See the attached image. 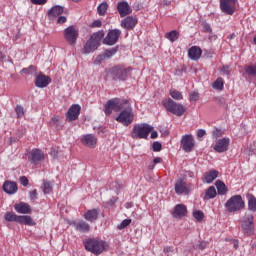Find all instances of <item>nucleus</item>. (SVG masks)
<instances>
[{
  "mask_svg": "<svg viewBox=\"0 0 256 256\" xmlns=\"http://www.w3.org/2000/svg\"><path fill=\"white\" fill-rule=\"evenodd\" d=\"M84 247L86 251L93 253V255H101V253H105L109 249V243L105 240L96 239V238H88L84 241Z\"/></svg>",
  "mask_w": 256,
  "mask_h": 256,
  "instance_id": "1",
  "label": "nucleus"
},
{
  "mask_svg": "<svg viewBox=\"0 0 256 256\" xmlns=\"http://www.w3.org/2000/svg\"><path fill=\"white\" fill-rule=\"evenodd\" d=\"M105 37V31L100 30L96 33H93L90 39L86 42L82 49L84 55H89L92 51H97L99 45H101V39Z\"/></svg>",
  "mask_w": 256,
  "mask_h": 256,
  "instance_id": "2",
  "label": "nucleus"
},
{
  "mask_svg": "<svg viewBox=\"0 0 256 256\" xmlns=\"http://www.w3.org/2000/svg\"><path fill=\"white\" fill-rule=\"evenodd\" d=\"M162 105L165 107L166 111H169L172 115H176V117H182L185 111H187V108H185L183 104L177 103L171 98L164 99Z\"/></svg>",
  "mask_w": 256,
  "mask_h": 256,
  "instance_id": "3",
  "label": "nucleus"
},
{
  "mask_svg": "<svg viewBox=\"0 0 256 256\" xmlns=\"http://www.w3.org/2000/svg\"><path fill=\"white\" fill-rule=\"evenodd\" d=\"M5 221L10 223H19L20 225H28V227H33L36 225L33 218L29 215L19 216L14 212H7L4 216Z\"/></svg>",
  "mask_w": 256,
  "mask_h": 256,
  "instance_id": "4",
  "label": "nucleus"
},
{
  "mask_svg": "<svg viewBox=\"0 0 256 256\" xmlns=\"http://www.w3.org/2000/svg\"><path fill=\"white\" fill-rule=\"evenodd\" d=\"M153 129V126L147 123L135 124L131 132V137L132 139H147Z\"/></svg>",
  "mask_w": 256,
  "mask_h": 256,
  "instance_id": "5",
  "label": "nucleus"
},
{
  "mask_svg": "<svg viewBox=\"0 0 256 256\" xmlns=\"http://www.w3.org/2000/svg\"><path fill=\"white\" fill-rule=\"evenodd\" d=\"M228 213H236L245 209V201L241 195H234L225 203Z\"/></svg>",
  "mask_w": 256,
  "mask_h": 256,
  "instance_id": "6",
  "label": "nucleus"
},
{
  "mask_svg": "<svg viewBox=\"0 0 256 256\" xmlns=\"http://www.w3.org/2000/svg\"><path fill=\"white\" fill-rule=\"evenodd\" d=\"M131 71V67L125 68V66L123 65H118L111 68L110 74L113 81H127V78L129 77V73H131Z\"/></svg>",
  "mask_w": 256,
  "mask_h": 256,
  "instance_id": "7",
  "label": "nucleus"
},
{
  "mask_svg": "<svg viewBox=\"0 0 256 256\" xmlns=\"http://www.w3.org/2000/svg\"><path fill=\"white\" fill-rule=\"evenodd\" d=\"M243 233L251 237L255 233V218L253 214H246L241 223Z\"/></svg>",
  "mask_w": 256,
  "mask_h": 256,
  "instance_id": "8",
  "label": "nucleus"
},
{
  "mask_svg": "<svg viewBox=\"0 0 256 256\" xmlns=\"http://www.w3.org/2000/svg\"><path fill=\"white\" fill-rule=\"evenodd\" d=\"M79 37V30L75 26H69L64 30V39L72 47L77 44V39Z\"/></svg>",
  "mask_w": 256,
  "mask_h": 256,
  "instance_id": "9",
  "label": "nucleus"
},
{
  "mask_svg": "<svg viewBox=\"0 0 256 256\" xmlns=\"http://www.w3.org/2000/svg\"><path fill=\"white\" fill-rule=\"evenodd\" d=\"M133 108L128 110H122L120 114L116 117V121L125 125V127H129L131 123H133Z\"/></svg>",
  "mask_w": 256,
  "mask_h": 256,
  "instance_id": "10",
  "label": "nucleus"
},
{
  "mask_svg": "<svg viewBox=\"0 0 256 256\" xmlns=\"http://www.w3.org/2000/svg\"><path fill=\"white\" fill-rule=\"evenodd\" d=\"M119 37H121V30L112 29L108 31V34L103 40L104 45H109L110 47L115 45L117 41H119Z\"/></svg>",
  "mask_w": 256,
  "mask_h": 256,
  "instance_id": "11",
  "label": "nucleus"
},
{
  "mask_svg": "<svg viewBox=\"0 0 256 256\" xmlns=\"http://www.w3.org/2000/svg\"><path fill=\"white\" fill-rule=\"evenodd\" d=\"M181 147L185 153H191L195 147V139L193 138V135L186 134L182 136Z\"/></svg>",
  "mask_w": 256,
  "mask_h": 256,
  "instance_id": "12",
  "label": "nucleus"
},
{
  "mask_svg": "<svg viewBox=\"0 0 256 256\" xmlns=\"http://www.w3.org/2000/svg\"><path fill=\"white\" fill-rule=\"evenodd\" d=\"M237 0H220V9L226 15H233L235 13V4Z\"/></svg>",
  "mask_w": 256,
  "mask_h": 256,
  "instance_id": "13",
  "label": "nucleus"
},
{
  "mask_svg": "<svg viewBox=\"0 0 256 256\" xmlns=\"http://www.w3.org/2000/svg\"><path fill=\"white\" fill-rule=\"evenodd\" d=\"M81 113V106L78 104H73L66 113V120L71 123V121H77L79 119V114Z\"/></svg>",
  "mask_w": 256,
  "mask_h": 256,
  "instance_id": "14",
  "label": "nucleus"
},
{
  "mask_svg": "<svg viewBox=\"0 0 256 256\" xmlns=\"http://www.w3.org/2000/svg\"><path fill=\"white\" fill-rule=\"evenodd\" d=\"M230 143L231 140L229 138H221L216 141L213 149L216 151V153H225L226 151H229Z\"/></svg>",
  "mask_w": 256,
  "mask_h": 256,
  "instance_id": "15",
  "label": "nucleus"
},
{
  "mask_svg": "<svg viewBox=\"0 0 256 256\" xmlns=\"http://www.w3.org/2000/svg\"><path fill=\"white\" fill-rule=\"evenodd\" d=\"M35 85L39 89H45L49 83H51V78L49 76L43 74L42 72H37V75H35Z\"/></svg>",
  "mask_w": 256,
  "mask_h": 256,
  "instance_id": "16",
  "label": "nucleus"
},
{
  "mask_svg": "<svg viewBox=\"0 0 256 256\" xmlns=\"http://www.w3.org/2000/svg\"><path fill=\"white\" fill-rule=\"evenodd\" d=\"M171 215L174 219H183V217H187V206L184 204H177L171 211Z\"/></svg>",
  "mask_w": 256,
  "mask_h": 256,
  "instance_id": "17",
  "label": "nucleus"
},
{
  "mask_svg": "<svg viewBox=\"0 0 256 256\" xmlns=\"http://www.w3.org/2000/svg\"><path fill=\"white\" fill-rule=\"evenodd\" d=\"M29 161L33 165L41 163V161H45V153H43L41 149H33L30 152Z\"/></svg>",
  "mask_w": 256,
  "mask_h": 256,
  "instance_id": "18",
  "label": "nucleus"
},
{
  "mask_svg": "<svg viewBox=\"0 0 256 256\" xmlns=\"http://www.w3.org/2000/svg\"><path fill=\"white\" fill-rule=\"evenodd\" d=\"M81 143L90 149H95L97 147V137L93 134H86L82 136Z\"/></svg>",
  "mask_w": 256,
  "mask_h": 256,
  "instance_id": "19",
  "label": "nucleus"
},
{
  "mask_svg": "<svg viewBox=\"0 0 256 256\" xmlns=\"http://www.w3.org/2000/svg\"><path fill=\"white\" fill-rule=\"evenodd\" d=\"M113 111H119V98L111 99L105 104V115H111Z\"/></svg>",
  "mask_w": 256,
  "mask_h": 256,
  "instance_id": "20",
  "label": "nucleus"
},
{
  "mask_svg": "<svg viewBox=\"0 0 256 256\" xmlns=\"http://www.w3.org/2000/svg\"><path fill=\"white\" fill-rule=\"evenodd\" d=\"M176 195H189V188L183 179H178L174 186Z\"/></svg>",
  "mask_w": 256,
  "mask_h": 256,
  "instance_id": "21",
  "label": "nucleus"
},
{
  "mask_svg": "<svg viewBox=\"0 0 256 256\" xmlns=\"http://www.w3.org/2000/svg\"><path fill=\"white\" fill-rule=\"evenodd\" d=\"M117 9L120 17H127V15H131V13H133V10L131 9V6H129V3H127V1L119 2L117 5Z\"/></svg>",
  "mask_w": 256,
  "mask_h": 256,
  "instance_id": "22",
  "label": "nucleus"
},
{
  "mask_svg": "<svg viewBox=\"0 0 256 256\" xmlns=\"http://www.w3.org/2000/svg\"><path fill=\"white\" fill-rule=\"evenodd\" d=\"M70 225L75 227L76 231H79V233H89V231H91V226L89 225V223L83 220L79 222L72 221Z\"/></svg>",
  "mask_w": 256,
  "mask_h": 256,
  "instance_id": "23",
  "label": "nucleus"
},
{
  "mask_svg": "<svg viewBox=\"0 0 256 256\" xmlns=\"http://www.w3.org/2000/svg\"><path fill=\"white\" fill-rule=\"evenodd\" d=\"M138 20L133 16H127L121 21V27L127 30L135 29L137 26Z\"/></svg>",
  "mask_w": 256,
  "mask_h": 256,
  "instance_id": "24",
  "label": "nucleus"
},
{
  "mask_svg": "<svg viewBox=\"0 0 256 256\" xmlns=\"http://www.w3.org/2000/svg\"><path fill=\"white\" fill-rule=\"evenodd\" d=\"M14 209L16 213H20L22 215H29L33 211L31 206L25 202H20L14 205Z\"/></svg>",
  "mask_w": 256,
  "mask_h": 256,
  "instance_id": "25",
  "label": "nucleus"
},
{
  "mask_svg": "<svg viewBox=\"0 0 256 256\" xmlns=\"http://www.w3.org/2000/svg\"><path fill=\"white\" fill-rule=\"evenodd\" d=\"M2 189L4 193H7L8 195H15L18 190L17 183L7 180L4 182Z\"/></svg>",
  "mask_w": 256,
  "mask_h": 256,
  "instance_id": "26",
  "label": "nucleus"
},
{
  "mask_svg": "<svg viewBox=\"0 0 256 256\" xmlns=\"http://www.w3.org/2000/svg\"><path fill=\"white\" fill-rule=\"evenodd\" d=\"M201 55H203V50H201L199 46H192L188 50V57L192 61H199V59H201Z\"/></svg>",
  "mask_w": 256,
  "mask_h": 256,
  "instance_id": "27",
  "label": "nucleus"
},
{
  "mask_svg": "<svg viewBox=\"0 0 256 256\" xmlns=\"http://www.w3.org/2000/svg\"><path fill=\"white\" fill-rule=\"evenodd\" d=\"M117 51H119V46L105 50L103 56H97L96 62L101 63V61H105V59H111V57H113V55H115Z\"/></svg>",
  "mask_w": 256,
  "mask_h": 256,
  "instance_id": "28",
  "label": "nucleus"
},
{
  "mask_svg": "<svg viewBox=\"0 0 256 256\" xmlns=\"http://www.w3.org/2000/svg\"><path fill=\"white\" fill-rule=\"evenodd\" d=\"M63 11H64L63 6L56 5L48 11V17L50 20L53 21L55 17H59V15H62Z\"/></svg>",
  "mask_w": 256,
  "mask_h": 256,
  "instance_id": "29",
  "label": "nucleus"
},
{
  "mask_svg": "<svg viewBox=\"0 0 256 256\" xmlns=\"http://www.w3.org/2000/svg\"><path fill=\"white\" fill-rule=\"evenodd\" d=\"M84 219L90 221V223L97 221V219H99V211L97 209L88 210L84 214Z\"/></svg>",
  "mask_w": 256,
  "mask_h": 256,
  "instance_id": "30",
  "label": "nucleus"
},
{
  "mask_svg": "<svg viewBox=\"0 0 256 256\" xmlns=\"http://www.w3.org/2000/svg\"><path fill=\"white\" fill-rule=\"evenodd\" d=\"M215 187L217 189L218 195H227L229 189H227V185H225V182L221 180H217L215 182Z\"/></svg>",
  "mask_w": 256,
  "mask_h": 256,
  "instance_id": "31",
  "label": "nucleus"
},
{
  "mask_svg": "<svg viewBox=\"0 0 256 256\" xmlns=\"http://www.w3.org/2000/svg\"><path fill=\"white\" fill-rule=\"evenodd\" d=\"M217 177H219V172L217 170H211L205 174L204 181L205 183H213Z\"/></svg>",
  "mask_w": 256,
  "mask_h": 256,
  "instance_id": "32",
  "label": "nucleus"
},
{
  "mask_svg": "<svg viewBox=\"0 0 256 256\" xmlns=\"http://www.w3.org/2000/svg\"><path fill=\"white\" fill-rule=\"evenodd\" d=\"M248 211L256 213V197L253 194H247Z\"/></svg>",
  "mask_w": 256,
  "mask_h": 256,
  "instance_id": "33",
  "label": "nucleus"
},
{
  "mask_svg": "<svg viewBox=\"0 0 256 256\" xmlns=\"http://www.w3.org/2000/svg\"><path fill=\"white\" fill-rule=\"evenodd\" d=\"M129 109H132L131 103H129V100L118 98V111H126Z\"/></svg>",
  "mask_w": 256,
  "mask_h": 256,
  "instance_id": "34",
  "label": "nucleus"
},
{
  "mask_svg": "<svg viewBox=\"0 0 256 256\" xmlns=\"http://www.w3.org/2000/svg\"><path fill=\"white\" fill-rule=\"evenodd\" d=\"M50 125L52 127H55V129H57V131L63 129V123L59 119V116L52 117L51 120H50Z\"/></svg>",
  "mask_w": 256,
  "mask_h": 256,
  "instance_id": "35",
  "label": "nucleus"
},
{
  "mask_svg": "<svg viewBox=\"0 0 256 256\" xmlns=\"http://www.w3.org/2000/svg\"><path fill=\"white\" fill-rule=\"evenodd\" d=\"M217 197V190L215 189V186H210L206 192L204 199H215Z\"/></svg>",
  "mask_w": 256,
  "mask_h": 256,
  "instance_id": "36",
  "label": "nucleus"
},
{
  "mask_svg": "<svg viewBox=\"0 0 256 256\" xmlns=\"http://www.w3.org/2000/svg\"><path fill=\"white\" fill-rule=\"evenodd\" d=\"M41 189H42L44 195H48V193H51L53 191V184L47 180H43Z\"/></svg>",
  "mask_w": 256,
  "mask_h": 256,
  "instance_id": "37",
  "label": "nucleus"
},
{
  "mask_svg": "<svg viewBox=\"0 0 256 256\" xmlns=\"http://www.w3.org/2000/svg\"><path fill=\"white\" fill-rule=\"evenodd\" d=\"M39 71L37 70L35 65H30L28 68H23L20 73H25L26 75H37Z\"/></svg>",
  "mask_w": 256,
  "mask_h": 256,
  "instance_id": "38",
  "label": "nucleus"
},
{
  "mask_svg": "<svg viewBox=\"0 0 256 256\" xmlns=\"http://www.w3.org/2000/svg\"><path fill=\"white\" fill-rule=\"evenodd\" d=\"M224 85H225V82L223 81V78L219 77L212 84V89H216V91H223Z\"/></svg>",
  "mask_w": 256,
  "mask_h": 256,
  "instance_id": "39",
  "label": "nucleus"
},
{
  "mask_svg": "<svg viewBox=\"0 0 256 256\" xmlns=\"http://www.w3.org/2000/svg\"><path fill=\"white\" fill-rule=\"evenodd\" d=\"M166 39H169V41H171V43H175V41H177V39H179V32H177L176 30H172L168 33L165 34Z\"/></svg>",
  "mask_w": 256,
  "mask_h": 256,
  "instance_id": "40",
  "label": "nucleus"
},
{
  "mask_svg": "<svg viewBox=\"0 0 256 256\" xmlns=\"http://www.w3.org/2000/svg\"><path fill=\"white\" fill-rule=\"evenodd\" d=\"M246 75L250 77H256V65H248L244 67Z\"/></svg>",
  "mask_w": 256,
  "mask_h": 256,
  "instance_id": "41",
  "label": "nucleus"
},
{
  "mask_svg": "<svg viewBox=\"0 0 256 256\" xmlns=\"http://www.w3.org/2000/svg\"><path fill=\"white\" fill-rule=\"evenodd\" d=\"M109 5L107 4V2H102L98 7H97V12L98 15H105V13H107V9H108Z\"/></svg>",
  "mask_w": 256,
  "mask_h": 256,
  "instance_id": "42",
  "label": "nucleus"
},
{
  "mask_svg": "<svg viewBox=\"0 0 256 256\" xmlns=\"http://www.w3.org/2000/svg\"><path fill=\"white\" fill-rule=\"evenodd\" d=\"M169 93L172 99H175V101H181V99H183V94L175 89L170 90Z\"/></svg>",
  "mask_w": 256,
  "mask_h": 256,
  "instance_id": "43",
  "label": "nucleus"
},
{
  "mask_svg": "<svg viewBox=\"0 0 256 256\" xmlns=\"http://www.w3.org/2000/svg\"><path fill=\"white\" fill-rule=\"evenodd\" d=\"M15 113H16L18 119H21V117H23L25 115V109L23 108V106L17 105L15 107Z\"/></svg>",
  "mask_w": 256,
  "mask_h": 256,
  "instance_id": "44",
  "label": "nucleus"
},
{
  "mask_svg": "<svg viewBox=\"0 0 256 256\" xmlns=\"http://www.w3.org/2000/svg\"><path fill=\"white\" fill-rule=\"evenodd\" d=\"M223 135H225V132L219 128H216L212 131L213 139H219V137H223Z\"/></svg>",
  "mask_w": 256,
  "mask_h": 256,
  "instance_id": "45",
  "label": "nucleus"
},
{
  "mask_svg": "<svg viewBox=\"0 0 256 256\" xmlns=\"http://www.w3.org/2000/svg\"><path fill=\"white\" fill-rule=\"evenodd\" d=\"M131 225V219H124L118 226L117 229L123 230Z\"/></svg>",
  "mask_w": 256,
  "mask_h": 256,
  "instance_id": "46",
  "label": "nucleus"
},
{
  "mask_svg": "<svg viewBox=\"0 0 256 256\" xmlns=\"http://www.w3.org/2000/svg\"><path fill=\"white\" fill-rule=\"evenodd\" d=\"M193 217L197 221H203V217H205V215L203 214V212L201 210H196L193 212Z\"/></svg>",
  "mask_w": 256,
  "mask_h": 256,
  "instance_id": "47",
  "label": "nucleus"
},
{
  "mask_svg": "<svg viewBox=\"0 0 256 256\" xmlns=\"http://www.w3.org/2000/svg\"><path fill=\"white\" fill-rule=\"evenodd\" d=\"M152 149L154 152H159L162 149V145L160 142L156 141L152 144Z\"/></svg>",
  "mask_w": 256,
  "mask_h": 256,
  "instance_id": "48",
  "label": "nucleus"
},
{
  "mask_svg": "<svg viewBox=\"0 0 256 256\" xmlns=\"http://www.w3.org/2000/svg\"><path fill=\"white\" fill-rule=\"evenodd\" d=\"M195 249H200L201 251H203V249H205V247H207V242L205 241H200L198 244H196Z\"/></svg>",
  "mask_w": 256,
  "mask_h": 256,
  "instance_id": "49",
  "label": "nucleus"
},
{
  "mask_svg": "<svg viewBox=\"0 0 256 256\" xmlns=\"http://www.w3.org/2000/svg\"><path fill=\"white\" fill-rule=\"evenodd\" d=\"M204 33H212L213 29L211 28V25L209 23L203 24Z\"/></svg>",
  "mask_w": 256,
  "mask_h": 256,
  "instance_id": "50",
  "label": "nucleus"
},
{
  "mask_svg": "<svg viewBox=\"0 0 256 256\" xmlns=\"http://www.w3.org/2000/svg\"><path fill=\"white\" fill-rule=\"evenodd\" d=\"M20 183L23 187H27V185H29V179H27L25 176H21Z\"/></svg>",
  "mask_w": 256,
  "mask_h": 256,
  "instance_id": "51",
  "label": "nucleus"
},
{
  "mask_svg": "<svg viewBox=\"0 0 256 256\" xmlns=\"http://www.w3.org/2000/svg\"><path fill=\"white\" fill-rule=\"evenodd\" d=\"M190 101H199V94H198V92L190 93Z\"/></svg>",
  "mask_w": 256,
  "mask_h": 256,
  "instance_id": "52",
  "label": "nucleus"
},
{
  "mask_svg": "<svg viewBox=\"0 0 256 256\" xmlns=\"http://www.w3.org/2000/svg\"><path fill=\"white\" fill-rule=\"evenodd\" d=\"M103 25V22L101 20H94L90 27L95 28V27H101Z\"/></svg>",
  "mask_w": 256,
  "mask_h": 256,
  "instance_id": "53",
  "label": "nucleus"
},
{
  "mask_svg": "<svg viewBox=\"0 0 256 256\" xmlns=\"http://www.w3.org/2000/svg\"><path fill=\"white\" fill-rule=\"evenodd\" d=\"M33 5H45L47 0H30Z\"/></svg>",
  "mask_w": 256,
  "mask_h": 256,
  "instance_id": "54",
  "label": "nucleus"
},
{
  "mask_svg": "<svg viewBox=\"0 0 256 256\" xmlns=\"http://www.w3.org/2000/svg\"><path fill=\"white\" fill-rule=\"evenodd\" d=\"M29 197H30L31 201H35V199H37V191L32 190L29 194Z\"/></svg>",
  "mask_w": 256,
  "mask_h": 256,
  "instance_id": "55",
  "label": "nucleus"
},
{
  "mask_svg": "<svg viewBox=\"0 0 256 256\" xmlns=\"http://www.w3.org/2000/svg\"><path fill=\"white\" fill-rule=\"evenodd\" d=\"M205 135H207V132L203 129H199L197 131V137L201 138V137H205Z\"/></svg>",
  "mask_w": 256,
  "mask_h": 256,
  "instance_id": "56",
  "label": "nucleus"
},
{
  "mask_svg": "<svg viewBox=\"0 0 256 256\" xmlns=\"http://www.w3.org/2000/svg\"><path fill=\"white\" fill-rule=\"evenodd\" d=\"M221 71H222V73H224V75H230L231 74V71L229 70V66H223Z\"/></svg>",
  "mask_w": 256,
  "mask_h": 256,
  "instance_id": "57",
  "label": "nucleus"
},
{
  "mask_svg": "<svg viewBox=\"0 0 256 256\" xmlns=\"http://www.w3.org/2000/svg\"><path fill=\"white\" fill-rule=\"evenodd\" d=\"M208 39L211 42L217 41V34H213V32L209 33Z\"/></svg>",
  "mask_w": 256,
  "mask_h": 256,
  "instance_id": "58",
  "label": "nucleus"
},
{
  "mask_svg": "<svg viewBox=\"0 0 256 256\" xmlns=\"http://www.w3.org/2000/svg\"><path fill=\"white\" fill-rule=\"evenodd\" d=\"M216 103H218V105L224 106L225 105V98H223V97L216 98Z\"/></svg>",
  "mask_w": 256,
  "mask_h": 256,
  "instance_id": "59",
  "label": "nucleus"
},
{
  "mask_svg": "<svg viewBox=\"0 0 256 256\" xmlns=\"http://www.w3.org/2000/svg\"><path fill=\"white\" fill-rule=\"evenodd\" d=\"M57 23H67V17L59 16L57 19Z\"/></svg>",
  "mask_w": 256,
  "mask_h": 256,
  "instance_id": "60",
  "label": "nucleus"
},
{
  "mask_svg": "<svg viewBox=\"0 0 256 256\" xmlns=\"http://www.w3.org/2000/svg\"><path fill=\"white\" fill-rule=\"evenodd\" d=\"M161 5H162V7H169V5H171V1H169V0H163V1L161 2Z\"/></svg>",
  "mask_w": 256,
  "mask_h": 256,
  "instance_id": "61",
  "label": "nucleus"
},
{
  "mask_svg": "<svg viewBox=\"0 0 256 256\" xmlns=\"http://www.w3.org/2000/svg\"><path fill=\"white\" fill-rule=\"evenodd\" d=\"M161 161H163V158H161V157H156V158H154V160H153V164H154V165H157V163H161Z\"/></svg>",
  "mask_w": 256,
  "mask_h": 256,
  "instance_id": "62",
  "label": "nucleus"
},
{
  "mask_svg": "<svg viewBox=\"0 0 256 256\" xmlns=\"http://www.w3.org/2000/svg\"><path fill=\"white\" fill-rule=\"evenodd\" d=\"M150 137L151 139H157V137H159V134L157 133V131H152Z\"/></svg>",
  "mask_w": 256,
  "mask_h": 256,
  "instance_id": "63",
  "label": "nucleus"
},
{
  "mask_svg": "<svg viewBox=\"0 0 256 256\" xmlns=\"http://www.w3.org/2000/svg\"><path fill=\"white\" fill-rule=\"evenodd\" d=\"M164 253H173V249L171 248V247H169V246H167V247H165L164 248Z\"/></svg>",
  "mask_w": 256,
  "mask_h": 256,
  "instance_id": "64",
  "label": "nucleus"
}]
</instances>
